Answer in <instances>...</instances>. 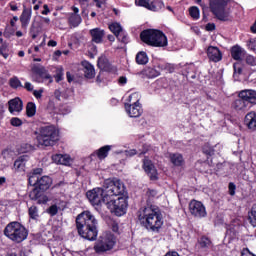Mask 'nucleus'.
Returning <instances> with one entry per match:
<instances>
[{"instance_id":"42","label":"nucleus","mask_w":256,"mask_h":256,"mask_svg":"<svg viewBox=\"0 0 256 256\" xmlns=\"http://www.w3.org/2000/svg\"><path fill=\"white\" fill-rule=\"evenodd\" d=\"M47 213L50 217H55V215H57V213H59V206H57V204H53L51 205L48 209H47Z\"/></svg>"},{"instance_id":"61","label":"nucleus","mask_w":256,"mask_h":256,"mask_svg":"<svg viewBox=\"0 0 256 256\" xmlns=\"http://www.w3.org/2000/svg\"><path fill=\"white\" fill-rule=\"evenodd\" d=\"M118 82L120 85H125L127 83V77L125 76H121L119 79H118Z\"/></svg>"},{"instance_id":"12","label":"nucleus","mask_w":256,"mask_h":256,"mask_svg":"<svg viewBox=\"0 0 256 256\" xmlns=\"http://www.w3.org/2000/svg\"><path fill=\"white\" fill-rule=\"evenodd\" d=\"M115 247V236L113 234H106L101 236L96 245L94 246L95 253H107Z\"/></svg>"},{"instance_id":"3","label":"nucleus","mask_w":256,"mask_h":256,"mask_svg":"<svg viewBox=\"0 0 256 256\" xmlns=\"http://www.w3.org/2000/svg\"><path fill=\"white\" fill-rule=\"evenodd\" d=\"M28 184L34 187L29 192L30 201H35L37 205H47V203H49L47 191H49L53 185V178L47 175L41 176L40 178L32 176L28 178Z\"/></svg>"},{"instance_id":"16","label":"nucleus","mask_w":256,"mask_h":256,"mask_svg":"<svg viewBox=\"0 0 256 256\" xmlns=\"http://www.w3.org/2000/svg\"><path fill=\"white\" fill-rule=\"evenodd\" d=\"M189 211L193 217H198L199 219L207 217V209L201 201L191 200L189 203Z\"/></svg>"},{"instance_id":"48","label":"nucleus","mask_w":256,"mask_h":256,"mask_svg":"<svg viewBox=\"0 0 256 256\" xmlns=\"http://www.w3.org/2000/svg\"><path fill=\"white\" fill-rule=\"evenodd\" d=\"M225 167H227L226 164L218 163V164L216 165V169H215L216 173H217L218 175H223V174L225 173Z\"/></svg>"},{"instance_id":"35","label":"nucleus","mask_w":256,"mask_h":256,"mask_svg":"<svg viewBox=\"0 0 256 256\" xmlns=\"http://www.w3.org/2000/svg\"><path fill=\"white\" fill-rule=\"evenodd\" d=\"M109 29L115 37H117L118 35H120V33L123 32V27H121V24L117 22L110 24Z\"/></svg>"},{"instance_id":"36","label":"nucleus","mask_w":256,"mask_h":256,"mask_svg":"<svg viewBox=\"0 0 256 256\" xmlns=\"http://www.w3.org/2000/svg\"><path fill=\"white\" fill-rule=\"evenodd\" d=\"M52 161H54V163H58L59 165H67V163H69V159L62 154L53 155Z\"/></svg>"},{"instance_id":"10","label":"nucleus","mask_w":256,"mask_h":256,"mask_svg":"<svg viewBox=\"0 0 256 256\" xmlns=\"http://www.w3.org/2000/svg\"><path fill=\"white\" fill-rule=\"evenodd\" d=\"M229 0H209V9L218 21H231L229 14L225 11Z\"/></svg>"},{"instance_id":"4","label":"nucleus","mask_w":256,"mask_h":256,"mask_svg":"<svg viewBox=\"0 0 256 256\" xmlns=\"http://www.w3.org/2000/svg\"><path fill=\"white\" fill-rule=\"evenodd\" d=\"M38 145L53 147L59 141V130L53 125L41 126L34 132Z\"/></svg>"},{"instance_id":"56","label":"nucleus","mask_w":256,"mask_h":256,"mask_svg":"<svg viewBox=\"0 0 256 256\" xmlns=\"http://www.w3.org/2000/svg\"><path fill=\"white\" fill-rule=\"evenodd\" d=\"M215 29H216L215 23H208L205 26L206 31H215Z\"/></svg>"},{"instance_id":"25","label":"nucleus","mask_w":256,"mask_h":256,"mask_svg":"<svg viewBox=\"0 0 256 256\" xmlns=\"http://www.w3.org/2000/svg\"><path fill=\"white\" fill-rule=\"evenodd\" d=\"M169 159L174 167H183L185 165V158H183V154L181 153H170Z\"/></svg>"},{"instance_id":"15","label":"nucleus","mask_w":256,"mask_h":256,"mask_svg":"<svg viewBox=\"0 0 256 256\" xmlns=\"http://www.w3.org/2000/svg\"><path fill=\"white\" fill-rule=\"evenodd\" d=\"M135 4L137 7H144V9H148V11H161L165 4L163 0H135Z\"/></svg>"},{"instance_id":"5","label":"nucleus","mask_w":256,"mask_h":256,"mask_svg":"<svg viewBox=\"0 0 256 256\" xmlns=\"http://www.w3.org/2000/svg\"><path fill=\"white\" fill-rule=\"evenodd\" d=\"M5 237L13 243H23L29 237V231L23 224L13 221L6 225L3 231Z\"/></svg>"},{"instance_id":"45","label":"nucleus","mask_w":256,"mask_h":256,"mask_svg":"<svg viewBox=\"0 0 256 256\" xmlns=\"http://www.w3.org/2000/svg\"><path fill=\"white\" fill-rule=\"evenodd\" d=\"M10 125H12V127H21V125H23V120L18 117H12L10 119Z\"/></svg>"},{"instance_id":"9","label":"nucleus","mask_w":256,"mask_h":256,"mask_svg":"<svg viewBox=\"0 0 256 256\" xmlns=\"http://www.w3.org/2000/svg\"><path fill=\"white\" fill-rule=\"evenodd\" d=\"M238 99L232 103L235 111H247L249 105L256 103V91L255 90H242L238 94Z\"/></svg>"},{"instance_id":"11","label":"nucleus","mask_w":256,"mask_h":256,"mask_svg":"<svg viewBox=\"0 0 256 256\" xmlns=\"http://www.w3.org/2000/svg\"><path fill=\"white\" fill-rule=\"evenodd\" d=\"M86 197L88 201L93 205V207H101V205H107L109 196L105 193L103 188H93L86 192Z\"/></svg>"},{"instance_id":"58","label":"nucleus","mask_w":256,"mask_h":256,"mask_svg":"<svg viewBox=\"0 0 256 256\" xmlns=\"http://www.w3.org/2000/svg\"><path fill=\"white\" fill-rule=\"evenodd\" d=\"M43 11H42V15H49V13H51V10L49 9V6L47 4L43 5Z\"/></svg>"},{"instance_id":"33","label":"nucleus","mask_w":256,"mask_h":256,"mask_svg":"<svg viewBox=\"0 0 256 256\" xmlns=\"http://www.w3.org/2000/svg\"><path fill=\"white\" fill-rule=\"evenodd\" d=\"M198 244L201 249H209L211 245H213V242H211V239L207 236H201L198 240Z\"/></svg>"},{"instance_id":"31","label":"nucleus","mask_w":256,"mask_h":256,"mask_svg":"<svg viewBox=\"0 0 256 256\" xmlns=\"http://www.w3.org/2000/svg\"><path fill=\"white\" fill-rule=\"evenodd\" d=\"M136 63L137 65H147V63H149V56H147V52H138L136 54Z\"/></svg>"},{"instance_id":"39","label":"nucleus","mask_w":256,"mask_h":256,"mask_svg":"<svg viewBox=\"0 0 256 256\" xmlns=\"http://www.w3.org/2000/svg\"><path fill=\"white\" fill-rule=\"evenodd\" d=\"M69 23L72 27H79L81 25V16L79 14H71Z\"/></svg>"},{"instance_id":"28","label":"nucleus","mask_w":256,"mask_h":256,"mask_svg":"<svg viewBox=\"0 0 256 256\" xmlns=\"http://www.w3.org/2000/svg\"><path fill=\"white\" fill-rule=\"evenodd\" d=\"M230 55L234 61H241L243 59V48L238 44L232 46L230 49Z\"/></svg>"},{"instance_id":"64","label":"nucleus","mask_w":256,"mask_h":256,"mask_svg":"<svg viewBox=\"0 0 256 256\" xmlns=\"http://www.w3.org/2000/svg\"><path fill=\"white\" fill-rule=\"evenodd\" d=\"M248 253L245 252H241V256H256L255 254H253V252H250L249 249H247Z\"/></svg>"},{"instance_id":"62","label":"nucleus","mask_w":256,"mask_h":256,"mask_svg":"<svg viewBox=\"0 0 256 256\" xmlns=\"http://www.w3.org/2000/svg\"><path fill=\"white\" fill-rule=\"evenodd\" d=\"M19 21V17L14 16L13 19L10 20L11 27H15V22Z\"/></svg>"},{"instance_id":"59","label":"nucleus","mask_w":256,"mask_h":256,"mask_svg":"<svg viewBox=\"0 0 256 256\" xmlns=\"http://www.w3.org/2000/svg\"><path fill=\"white\" fill-rule=\"evenodd\" d=\"M24 89H27L29 92L33 91V84L31 82H25Z\"/></svg>"},{"instance_id":"24","label":"nucleus","mask_w":256,"mask_h":256,"mask_svg":"<svg viewBox=\"0 0 256 256\" xmlns=\"http://www.w3.org/2000/svg\"><path fill=\"white\" fill-rule=\"evenodd\" d=\"M156 29H145L140 33V40L142 43H145L146 45H151V41H153V37L155 35Z\"/></svg>"},{"instance_id":"57","label":"nucleus","mask_w":256,"mask_h":256,"mask_svg":"<svg viewBox=\"0 0 256 256\" xmlns=\"http://www.w3.org/2000/svg\"><path fill=\"white\" fill-rule=\"evenodd\" d=\"M66 78L68 83H73V79H75V76L71 74V72H66Z\"/></svg>"},{"instance_id":"8","label":"nucleus","mask_w":256,"mask_h":256,"mask_svg":"<svg viewBox=\"0 0 256 256\" xmlns=\"http://www.w3.org/2000/svg\"><path fill=\"white\" fill-rule=\"evenodd\" d=\"M124 103L125 111L129 117L137 118L143 115V106L139 101H141V95L139 92H134L129 95Z\"/></svg>"},{"instance_id":"14","label":"nucleus","mask_w":256,"mask_h":256,"mask_svg":"<svg viewBox=\"0 0 256 256\" xmlns=\"http://www.w3.org/2000/svg\"><path fill=\"white\" fill-rule=\"evenodd\" d=\"M142 163V169L145 171L150 181H158L159 172H157V168L155 167V164H153V161L149 159V156H145Z\"/></svg>"},{"instance_id":"54","label":"nucleus","mask_w":256,"mask_h":256,"mask_svg":"<svg viewBox=\"0 0 256 256\" xmlns=\"http://www.w3.org/2000/svg\"><path fill=\"white\" fill-rule=\"evenodd\" d=\"M93 2L96 4L97 9H101L107 3V0H93Z\"/></svg>"},{"instance_id":"40","label":"nucleus","mask_w":256,"mask_h":256,"mask_svg":"<svg viewBox=\"0 0 256 256\" xmlns=\"http://www.w3.org/2000/svg\"><path fill=\"white\" fill-rule=\"evenodd\" d=\"M189 15L192 19H194V21H197L199 19V17H201L200 11H199V7L197 6H191L189 8Z\"/></svg>"},{"instance_id":"17","label":"nucleus","mask_w":256,"mask_h":256,"mask_svg":"<svg viewBox=\"0 0 256 256\" xmlns=\"http://www.w3.org/2000/svg\"><path fill=\"white\" fill-rule=\"evenodd\" d=\"M167 45H169V41L167 40L165 33L156 29L149 47H167Z\"/></svg>"},{"instance_id":"43","label":"nucleus","mask_w":256,"mask_h":256,"mask_svg":"<svg viewBox=\"0 0 256 256\" xmlns=\"http://www.w3.org/2000/svg\"><path fill=\"white\" fill-rule=\"evenodd\" d=\"M63 75V68H57L56 74L54 75L56 83H61V81H63Z\"/></svg>"},{"instance_id":"26","label":"nucleus","mask_w":256,"mask_h":256,"mask_svg":"<svg viewBox=\"0 0 256 256\" xmlns=\"http://www.w3.org/2000/svg\"><path fill=\"white\" fill-rule=\"evenodd\" d=\"M244 123L248 127V129L255 131L256 130V112L251 111L248 114H246Z\"/></svg>"},{"instance_id":"18","label":"nucleus","mask_w":256,"mask_h":256,"mask_svg":"<svg viewBox=\"0 0 256 256\" xmlns=\"http://www.w3.org/2000/svg\"><path fill=\"white\" fill-rule=\"evenodd\" d=\"M207 57L212 63H219L223 59V52L217 46H209L207 48Z\"/></svg>"},{"instance_id":"27","label":"nucleus","mask_w":256,"mask_h":256,"mask_svg":"<svg viewBox=\"0 0 256 256\" xmlns=\"http://www.w3.org/2000/svg\"><path fill=\"white\" fill-rule=\"evenodd\" d=\"M31 21V9L24 8L20 16L22 29H27Z\"/></svg>"},{"instance_id":"53","label":"nucleus","mask_w":256,"mask_h":256,"mask_svg":"<svg viewBox=\"0 0 256 256\" xmlns=\"http://www.w3.org/2000/svg\"><path fill=\"white\" fill-rule=\"evenodd\" d=\"M246 63L247 65L255 66L256 65L255 57L253 56L246 57Z\"/></svg>"},{"instance_id":"46","label":"nucleus","mask_w":256,"mask_h":256,"mask_svg":"<svg viewBox=\"0 0 256 256\" xmlns=\"http://www.w3.org/2000/svg\"><path fill=\"white\" fill-rule=\"evenodd\" d=\"M249 51H256V38H251L247 41Z\"/></svg>"},{"instance_id":"50","label":"nucleus","mask_w":256,"mask_h":256,"mask_svg":"<svg viewBox=\"0 0 256 256\" xmlns=\"http://www.w3.org/2000/svg\"><path fill=\"white\" fill-rule=\"evenodd\" d=\"M236 190H237V186L235 185V183L230 182L228 184V191H229V195H231V197H233V195H235Z\"/></svg>"},{"instance_id":"1","label":"nucleus","mask_w":256,"mask_h":256,"mask_svg":"<svg viewBox=\"0 0 256 256\" xmlns=\"http://www.w3.org/2000/svg\"><path fill=\"white\" fill-rule=\"evenodd\" d=\"M136 218L144 229L150 231L151 233H161L163 228V214L159 207L151 206H142L136 213Z\"/></svg>"},{"instance_id":"2","label":"nucleus","mask_w":256,"mask_h":256,"mask_svg":"<svg viewBox=\"0 0 256 256\" xmlns=\"http://www.w3.org/2000/svg\"><path fill=\"white\" fill-rule=\"evenodd\" d=\"M99 221L89 210H85L76 217L78 235L87 241H96L99 235Z\"/></svg>"},{"instance_id":"38","label":"nucleus","mask_w":256,"mask_h":256,"mask_svg":"<svg viewBox=\"0 0 256 256\" xmlns=\"http://www.w3.org/2000/svg\"><path fill=\"white\" fill-rule=\"evenodd\" d=\"M248 221L251 226L256 227V206H253L248 212Z\"/></svg>"},{"instance_id":"44","label":"nucleus","mask_w":256,"mask_h":256,"mask_svg":"<svg viewBox=\"0 0 256 256\" xmlns=\"http://www.w3.org/2000/svg\"><path fill=\"white\" fill-rule=\"evenodd\" d=\"M116 38L118 39V41H120V43H124L125 45L129 43V36L123 32H120V34H118Z\"/></svg>"},{"instance_id":"22","label":"nucleus","mask_w":256,"mask_h":256,"mask_svg":"<svg viewBox=\"0 0 256 256\" xmlns=\"http://www.w3.org/2000/svg\"><path fill=\"white\" fill-rule=\"evenodd\" d=\"M8 111L10 113H21L23 111V101L20 98L11 99L8 102Z\"/></svg>"},{"instance_id":"29","label":"nucleus","mask_w":256,"mask_h":256,"mask_svg":"<svg viewBox=\"0 0 256 256\" xmlns=\"http://www.w3.org/2000/svg\"><path fill=\"white\" fill-rule=\"evenodd\" d=\"M142 74L148 79H155V77H159L161 75V72L156 68L148 66L142 71Z\"/></svg>"},{"instance_id":"23","label":"nucleus","mask_w":256,"mask_h":256,"mask_svg":"<svg viewBox=\"0 0 256 256\" xmlns=\"http://www.w3.org/2000/svg\"><path fill=\"white\" fill-rule=\"evenodd\" d=\"M27 161H29V155H22L19 156L15 161H14V169L18 173L25 172V167L27 165Z\"/></svg>"},{"instance_id":"47","label":"nucleus","mask_w":256,"mask_h":256,"mask_svg":"<svg viewBox=\"0 0 256 256\" xmlns=\"http://www.w3.org/2000/svg\"><path fill=\"white\" fill-rule=\"evenodd\" d=\"M43 168H34L32 172L30 173L29 177H35V179H39V175H42Z\"/></svg>"},{"instance_id":"7","label":"nucleus","mask_w":256,"mask_h":256,"mask_svg":"<svg viewBox=\"0 0 256 256\" xmlns=\"http://www.w3.org/2000/svg\"><path fill=\"white\" fill-rule=\"evenodd\" d=\"M125 189V184L118 178L107 179L104 181V191L108 199L127 195V191Z\"/></svg>"},{"instance_id":"6","label":"nucleus","mask_w":256,"mask_h":256,"mask_svg":"<svg viewBox=\"0 0 256 256\" xmlns=\"http://www.w3.org/2000/svg\"><path fill=\"white\" fill-rule=\"evenodd\" d=\"M106 207L109 209L110 213L116 217H123L127 213L129 207V196H117V198H108L106 202Z\"/></svg>"},{"instance_id":"41","label":"nucleus","mask_w":256,"mask_h":256,"mask_svg":"<svg viewBox=\"0 0 256 256\" xmlns=\"http://www.w3.org/2000/svg\"><path fill=\"white\" fill-rule=\"evenodd\" d=\"M9 85L12 89H19V87H23L21 80H19V78L16 76L10 78Z\"/></svg>"},{"instance_id":"21","label":"nucleus","mask_w":256,"mask_h":256,"mask_svg":"<svg viewBox=\"0 0 256 256\" xmlns=\"http://www.w3.org/2000/svg\"><path fill=\"white\" fill-rule=\"evenodd\" d=\"M81 65L83 67L84 77L86 79H95V66L87 60L82 61Z\"/></svg>"},{"instance_id":"32","label":"nucleus","mask_w":256,"mask_h":256,"mask_svg":"<svg viewBox=\"0 0 256 256\" xmlns=\"http://www.w3.org/2000/svg\"><path fill=\"white\" fill-rule=\"evenodd\" d=\"M37 113V105L35 102H28L26 105V115L27 117H35Z\"/></svg>"},{"instance_id":"52","label":"nucleus","mask_w":256,"mask_h":256,"mask_svg":"<svg viewBox=\"0 0 256 256\" xmlns=\"http://www.w3.org/2000/svg\"><path fill=\"white\" fill-rule=\"evenodd\" d=\"M124 153L126 157H135L137 155V149L125 150Z\"/></svg>"},{"instance_id":"49","label":"nucleus","mask_w":256,"mask_h":256,"mask_svg":"<svg viewBox=\"0 0 256 256\" xmlns=\"http://www.w3.org/2000/svg\"><path fill=\"white\" fill-rule=\"evenodd\" d=\"M233 69H234V74H238L241 75V73H243V67L241 66V63L239 62H235L233 64Z\"/></svg>"},{"instance_id":"20","label":"nucleus","mask_w":256,"mask_h":256,"mask_svg":"<svg viewBox=\"0 0 256 256\" xmlns=\"http://www.w3.org/2000/svg\"><path fill=\"white\" fill-rule=\"evenodd\" d=\"M89 35L92 38L91 42L96 43V45H99L103 43V37H105V30L101 28L90 29Z\"/></svg>"},{"instance_id":"34","label":"nucleus","mask_w":256,"mask_h":256,"mask_svg":"<svg viewBox=\"0 0 256 256\" xmlns=\"http://www.w3.org/2000/svg\"><path fill=\"white\" fill-rule=\"evenodd\" d=\"M28 216L32 221H38L39 220V208L37 206L32 205L30 208H28Z\"/></svg>"},{"instance_id":"37","label":"nucleus","mask_w":256,"mask_h":256,"mask_svg":"<svg viewBox=\"0 0 256 256\" xmlns=\"http://www.w3.org/2000/svg\"><path fill=\"white\" fill-rule=\"evenodd\" d=\"M202 153H204V155H207V158L209 159V157H213V155H215V148H213L211 144L206 143L202 147Z\"/></svg>"},{"instance_id":"13","label":"nucleus","mask_w":256,"mask_h":256,"mask_svg":"<svg viewBox=\"0 0 256 256\" xmlns=\"http://www.w3.org/2000/svg\"><path fill=\"white\" fill-rule=\"evenodd\" d=\"M31 71L35 75L37 83H43V81H48V83H53V76L49 74V70H46L45 66L40 64H35Z\"/></svg>"},{"instance_id":"60","label":"nucleus","mask_w":256,"mask_h":256,"mask_svg":"<svg viewBox=\"0 0 256 256\" xmlns=\"http://www.w3.org/2000/svg\"><path fill=\"white\" fill-rule=\"evenodd\" d=\"M9 7L11 11H19V7H17V4L15 2H10Z\"/></svg>"},{"instance_id":"55","label":"nucleus","mask_w":256,"mask_h":256,"mask_svg":"<svg viewBox=\"0 0 256 256\" xmlns=\"http://www.w3.org/2000/svg\"><path fill=\"white\" fill-rule=\"evenodd\" d=\"M33 95L36 99H41L43 97V90H34Z\"/></svg>"},{"instance_id":"19","label":"nucleus","mask_w":256,"mask_h":256,"mask_svg":"<svg viewBox=\"0 0 256 256\" xmlns=\"http://www.w3.org/2000/svg\"><path fill=\"white\" fill-rule=\"evenodd\" d=\"M97 65L100 68V71H105L106 73H115V71H117V68L111 65V62H109L107 57L98 58Z\"/></svg>"},{"instance_id":"63","label":"nucleus","mask_w":256,"mask_h":256,"mask_svg":"<svg viewBox=\"0 0 256 256\" xmlns=\"http://www.w3.org/2000/svg\"><path fill=\"white\" fill-rule=\"evenodd\" d=\"M147 193H148L149 197H155L157 195V191L156 190L149 189Z\"/></svg>"},{"instance_id":"51","label":"nucleus","mask_w":256,"mask_h":256,"mask_svg":"<svg viewBox=\"0 0 256 256\" xmlns=\"http://www.w3.org/2000/svg\"><path fill=\"white\" fill-rule=\"evenodd\" d=\"M32 147L33 146H31L30 144L25 143V144L21 145L20 151H21V153H29V151H31Z\"/></svg>"},{"instance_id":"30","label":"nucleus","mask_w":256,"mask_h":256,"mask_svg":"<svg viewBox=\"0 0 256 256\" xmlns=\"http://www.w3.org/2000/svg\"><path fill=\"white\" fill-rule=\"evenodd\" d=\"M109 151H111V145H105L96 150L95 154L102 161V159H107L109 156Z\"/></svg>"}]
</instances>
